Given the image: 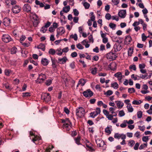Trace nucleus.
I'll use <instances>...</instances> for the list:
<instances>
[{"instance_id":"50","label":"nucleus","mask_w":152,"mask_h":152,"mask_svg":"<svg viewBox=\"0 0 152 152\" xmlns=\"http://www.w3.org/2000/svg\"><path fill=\"white\" fill-rule=\"evenodd\" d=\"M149 140L148 137V136H144L142 138V140L144 142H147Z\"/></svg>"},{"instance_id":"55","label":"nucleus","mask_w":152,"mask_h":152,"mask_svg":"<svg viewBox=\"0 0 152 152\" xmlns=\"http://www.w3.org/2000/svg\"><path fill=\"white\" fill-rule=\"evenodd\" d=\"M22 45L25 47H28L30 45V43L29 42H25L22 44Z\"/></svg>"},{"instance_id":"46","label":"nucleus","mask_w":152,"mask_h":152,"mask_svg":"<svg viewBox=\"0 0 152 152\" xmlns=\"http://www.w3.org/2000/svg\"><path fill=\"white\" fill-rule=\"evenodd\" d=\"M135 137L138 139L140 137V132L137 131L134 134Z\"/></svg>"},{"instance_id":"58","label":"nucleus","mask_w":152,"mask_h":152,"mask_svg":"<svg viewBox=\"0 0 152 152\" xmlns=\"http://www.w3.org/2000/svg\"><path fill=\"white\" fill-rule=\"evenodd\" d=\"M52 80H48L45 82V84L48 86H50L52 83Z\"/></svg>"},{"instance_id":"18","label":"nucleus","mask_w":152,"mask_h":152,"mask_svg":"<svg viewBox=\"0 0 152 152\" xmlns=\"http://www.w3.org/2000/svg\"><path fill=\"white\" fill-rule=\"evenodd\" d=\"M57 31L58 34H60V35H62L65 32V29L63 27H60L57 29Z\"/></svg>"},{"instance_id":"14","label":"nucleus","mask_w":152,"mask_h":152,"mask_svg":"<svg viewBox=\"0 0 152 152\" xmlns=\"http://www.w3.org/2000/svg\"><path fill=\"white\" fill-rule=\"evenodd\" d=\"M97 145L99 147L103 146L104 144V142L102 140L97 139L96 140Z\"/></svg>"},{"instance_id":"21","label":"nucleus","mask_w":152,"mask_h":152,"mask_svg":"<svg viewBox=\"0 0 152 152\" xmlns=\"http://www.w3.org/2000/svg\"><path fill=\"white\" fill-rule=\"evenodd\" d=\"M72 124H63V128L67 131H69L72 128Z\"/></svg>"},{"instance_id":"39","label":"nucleus","mask_w":152,"mask_h":152,"mask_svg":"<svg viewBox=\"0 0 152 152\" xmlns=\"http://www.w3.org/2000/svg\"><path fill=\"white\" fill-rule=\"evenodd\" d=\"M113 94V92L110 90H108L106 92L104 93V94L107 96H109L112 95Z\"/></svg>"},{"instance_id":"2","label":"nucleus","mask_w":152,"mask_h":152,"mask_svg":"<svg viewBox=\"0 0 152 152\" xmlns=\"http://www.w3.org/2000/svg\"><path fill=\"white\" fill-rule=\"evenodd\" d=\"M46 78V76L45 74L41 73L39 75L38 77L35 81L37 84L41 83H42Z\"/></svg>"},{"instance_id":"7","label":"nucleus","mask_w":152,"mask_h":152,"mask_svg":"<svg viewBox=\"0 0 152 152\" xmlns=\"http://www.w3.org/2000/svg\"><path fill=\"white\" fill-rule=\"evenodd\" d=\"M2 39L3 41L5 43H8L12 40L9 35L6 34L3 35Z\"/></svg>"},{"instance_id":"15","label":"nucleus","mask_w":152,"mask_h":152,"mask_svg":"<svg viewBox=\"0 0 152 152\" xmlns=\"http://www.w3.org/2000/svg\"><path fill=\"white\" fill-rule=\"evenodd\" d=\"M67 59L66 56H64L62 58H58V63L60 64H63L65 63Z\"/></svg>"},{"instance_id":"64","label":"nucleus","mask_w":152,"mask_h":152,"mask_svg":"<svg viewBox=\"0 0 152 152\" xmlns=\"http://www.w3.org/2000/svg\"><path fill=\"white\" fill-rule=\"evenodd\" d=\"M53 148V146H51L49 147H47L45 149V151L46 152H50V150L52 149Z\"/></svg>"},{"instance_id":"36","label":"nucleus","mask_w":152,"mask_h":152,"mask_svg":"<svg viewBox=\"0 0 152 152\" xmlns=\"http://www.w3.org/2000/svg\"><path fill=\"white\" fill-rule=\"evenodd\" d=\"M56 52V54L58 56H61L63 53L62 50L60 48L58 49Z\"/></svg>"},{"instance_id":"17","label":"nucleus","mask_w":152,"mask_h":152,"mask_svg":"<svg viewBox=\"0 0 152 152\" xmlns=\"http://www.w3.org/2000/svg\"><path fill=\"white\" fill-rule=\"evenodd\" d=\"M10 23V19L8 18H4L3 20V23L5 26H8Z\"/></svg>"},{"instance_id":"47","label":"nucleus","mask_w":152,"mask_h":152,"mask_svg":"<svg viewBox=\"0 0 152 152\" xmlns=\"http://www.w3.org/2000/svg\"><path fill=\"white\" fill-rule=\"evenodd\" d=\"M23 97H28L31 96V93L29 92L23 93Z\"/></svg>"},{"instance_id":"44","label":"nucleus","mask_w":152,"mask_h":152,"mask_svg":"<svg viewBox=\"0 0 152 152\" xmlns=\"http://www.w3.org/2000/svg\"><path fill=\"white\" fill-rule=\"evenodd\" d=\"M125 115V113L123 110L119 111L118 115L120 117L124 116Z\"/></svg>"},{"instance_id":"8","label":"nucleus","mask_w":152,"mask_h":152,"mask_svg":"<svg viewBox=\"0 0 152 152\" xmlns=\"http://www.w3.org/2000/svg\"><path fill=\"white\" fill-rule=\"evenodd\" d=\"M101 112L100 109L99 108H97L95 111L91 112L90 113L91 117L92 118H94L98 114H99Z\"/></svg>"},{"instance_id":"43","label":"nucleus","mask_w":152,"mask_h":152,"mask_svg":"<svg viewBox=\"0 0 152 152\" xmlns=\"http://www.w3.org/2000/svg\"><path fill=\"white\" fill-rule=\"evenodd\" d=\"M70 37L72 39H73L75 41L77 40V35L76 34H75L74 35H71Z\"/></svg>"},{"instance_id":"42","label":"nucleus","mask_w":152,"mask_h":152,"mask_svg":"<svg viewBox=\"0 0 152 152\" xmlns=\"http://www.w3.org/2000/svg\"><path fill=\"white\" fill-rule=\"evenodd\" d=\"M109 27L113 30H115L116 27L115 24L112 23H110L109 24Z\"/></svg>"},{"instance_id":"13","label":"nucleus","mask_w":152,"mask_h":152,"mask_svg":"<svg viewBox=\"0 0 152 152\" xmlns=\"http://www.w3.org/2000/svg\"><path fill=\"white\" fill-rule=\"evenodd\" d=\"M51 59L52 62V66L53 68L55 69L56 68L57 66V60L55 58H53L52 57H51Z\"/></svg>"},{"instance_id":"28","label":"nucleus","mask_w":152,"mask_h":152,"mask_svg":"<svg viewBox=\"0 0 152 152\" xmlns=\"http://www.w3.org/2000/svg\"><path fill=\"white\" fill-rule=\"evenodd\" d=\"M40 139V138L39 136L37 135H34V136L33 138L32 141L35 144H36L35 142L37 140H39Z\"/></svg>"},{"instance_id":"41","label":"nucleus","mask_w":152,"mask_h":152,"mask_svg":"<svg viewBox=\"0 0 152 152\" xmlns=\"http://www.w3.org/2000/svg\"><path fill=\"white\" fill-rule=\"evenodd\" d=\"M80 137H78L77 138H75V142L78 145H81V143L80 142Z\"/></svg>"},{"instance_id":"59","label":"nucleus","mask_w":152,"mask_h":152,"mask_svg":"<svg viewBox=\"0 0 152 152\" xmlns=\"http://www.w3.org/2000/svg\"><path fill=\"white\" fill-rule=\"evenodd\" d=\"M115 107H110L109 108V111L111 112L112 114H113L114 113H115L114 111L115 110Z\"/></svg>"},{"instance_id":"35","label":"nucleus","mask_w":152,"mask_h":152,"mask_svg":"<svg viewBox=\"0 0 152 152\" xmlns=\"http://www.w3.org/2000/svg\"><path fill=\"white\" fill-rule=\"evenodd\" d=\"M111 2L113 5L117 6L119 4L120 0H111Z\"/></svg>"},{"instance_id":"63","label":"nucleus","mask_w":152,"mask_h":152,"mask_svg":"<svg viewBox=\"0 0 152 152\" xmlns=\"http://www.w3.org/2000/svg\"><path fill=\"white\" fill-rule=\"evenodd\" d=\"M105 17L106 19L109 20L111 19V15L109 13H108L106 15Z\"/></svg>"},{"instance_id":"24","label":"nucleus","mask_w":152,"mask_h":152,"mask_svg":"<svg viewBox=\"0 0 152 152\" xmlns=\"http://www.w3.org/2000/svg\"><path fill=\"white\" fill-rule=\"evenodd\" d=\"M115 102L116 103L118 108H122L124 106V103L121 101H116Z\"/></svg>"},{"instance_id":"40","label":"nucleus","mask_w":152,"mask_h":152,"mask_svg":"<svg viewBox=\"0 0 152 152\" xmlns=\"http://www.w3.org/2000/svg\"><path fill=\"white\" fill-rule=\"evenodd\" d=\"M147 145V143H144L142 144L139 147V149L140 150H141L145 148H146Z\"/></svg>"},{"instance_id":"11","label":"nucleus","mask_w":152,"mask_h":152,"mask_svg":"<svg viewBox=\"0 0 152 152\" xmlns=\"http://www.w3.org/2000/svg\"><path fill=\"white\" fill-rule=\"evenodd\" d=\"M122 48V46L120 44H115L114 45L113 49L115 52L120 50Z\"/></svg>"},{"instance_id":"12","label":"nucleus","mask_w":152,"mask_h":152,"mask_svg":"<svg viewBox=\"0 0 152 152\" xmlns=\"http://www.w3.org/2000/svg\"><path fill=\"white\" fill-rule=\"evenodd\" d=\"M23 9L24 11L28 12L31 11V8L29 4H26L23 7Z\"/></svg>"},{"instance_id":"54","label":"nucleus","mask_w":152,"mask_h":152,"mask_svg":"<svg viewBox=\"0 0 152 152\" xmlns=\"http://www.w3.org/2000/svg\"><path fill=\"white\" fill-rule=\"evenodd\" d=\"M107 118H108L109 120H112L113 118V114H109L106 116Z\"/></svg>"},{"instance_id":"22","label":"nucleus","mask_w":152,"mask_h":152,"mask_svg":"<svg viewBox=\"0 0 152 152\" xmlns=\"http://www.w3.org/2000/svg\"><path fill=\"white\" fill-rule=\"evenodd\" d=\"M90 71H91V73L93 75H96L97 72V68L96 67L94 68H89Z\"/></svg>"},{"instance_id":"33","label":"nucleus","mask_w":152,"mask_h":152,"mask_svg":"<svg viewBox=\"0 0 152 152\" xmlns=\"http://www.w3.org/2000/svg\"><path fill=\"white\" fill-rule=\"evenodd\" d=\"M135 144V142L133 140L128 141V145L130 147H132Z\"/></svg>"},{"instance_id":"6","label":"nucleus","mask_w":152,"mask_h":152,"mask_svg":"<svg viewBox=\"0 0 152 152\" xmlns=\"http://www.w3.org/2000/svg\"><path fill=\"white\" fill-rule=\"evenodd\" d=\"M21 10V7L20 6L17 5L13 6L12 8V12L15 14H17L19 13Z\"/></svg>"},{"instance_id":"27","label":"nucleus","mask_w":152,"mask_h":152,"mask_svg":"<svg viewBox=\"0 0 152 152\" xmlns=\"http://www.w3.org/2000/svg\"><path fill=\"white\" fill-rule=\"evenodd\" d=\"M86 82V80L84 79H81L78 81V84H80L81 86H84Z\"/></svg>"},{"instance_id":"49","label":"nucleus","mask_w":152,"mask_h":152,"mask_svg":"<svg viewBox=\"0 0 152 152\" xmlns=\"http://www.w3.org/2000/svg\"><path fill=\"white\" fill-rule=\"evenodd\" d=\"M121 134H120L118 133H116L115 134L114 136V138L116 139H119L121 138Z\"/></svg>"},{"instance_id":"57","label":"nucleus","mask_w":152,"mask_h":152,"mask_svg":"<svg viewBox=\"0 0 152 152\" xmlns=\"http://www.w3.org/2000/svg\"><path fill=\"white\" fill-rule=\"evenodd\" d=\"M105 132L109 134H110L111 132V130L110 129L109 127H107L105 129Z\"/></svg>"},{"instance_id":"19","label":"nucleus","mask_w":152,"mask_h":152,"mask_svg":"<svg viewBox=\"0 0 152 152\" xmlns=\"http://www.w3.org/2000/svg\"><path fill=\"white\" fill-rule=\"evenodd\" d=\"M41 63L44 66H46L49 63V61L46 58H42L41 61Z\"/></svg>"},{"instance_id":"34","label":"nucleus","mask_w":152,"mask_h":152,"mask_svg":"<svg viewBox=\"0 0 152 152\" xmlns=\"http://www.w3.org/2000/svg\"><path fill=\"white\" fill-rule=\"evenodd\" d=\"M133 52V48L132 47L129 48L128 51V54L129 56H131Z\"/></svg>"},{"instance_id":"26","label":"nucleus","mask_w":152,"mask_h":152,"mask_svg":"<svg viewBox=\"0 0 152 152\" xmlns=\"http://www.w3.org/2000/svg\"><path fill=\"white\" fill-rule=\"evenodd\" d=\"M82 4L84 6L85 9H88L90 7V4L87 2L85 1H83L82 2Z\"/></svg>"},{"instance_id":"60","label":"nucleus","mask_w":152,"mask_h":152,"mask_svg":"<svg viewBox=\"0 0 152 152\" xmlns=\"http://www.w3.org/2000/svg\"><path fill=\"white\" fill-rule=\"evenodd\" d=\"M147 37L146 36L144 33L142 34V40L143 41H145L147 39Z\"/></svg>"},{"instance_id":"20","label":"nucleus","mask_w":152,"mask_h":152,"mask_svg":"<svg viewBox=\"0 0 152 152\" xmlns=\"http://www.w3.org/2000/svg\"><path fill=\"white\" fill-rule=\"evenodd\" d=\"M132 40V38L130 36H127L125 38L124 43L126 45H128L130 44Z\"/></svg>"},{"instance_id":"3","label":"nucleus","mask_w":152,"mask_h":152,"mask_svg":"<svg viewBox=\"0 0 152 152\" xmlns=\"http://www.w3.org/2000/svg\"><path fill=\"white\" fill-rule=\"evenodd\" d=\"M117 57V56H116V53L115 52L114 53L113 52V51L107 54V58L110 61H113L115 60Z\"/></svg>"},{"instance_id":"32","label":"nucleus","mask_w":152,"mask_h":152,"mask_svg":"<svg viewBox=\"0 0 152 152\" xmlns=\"http://www.w3.org/2000/svg\"><path fill=\"white\" fill-rule=\"evenodd\" d=\"M111 86L115 89H117L118 88L119 85L117 82H115L111 84Z\"/></svg>"},{"instance_id":"23","label":"nucleus","mask_w":152,"mask_h":152,"mask_svg":"<svg viewBox=\"0 0 152 152\" xmlns=\"http://www.w3.org/2000/svg\"><path fill=\"white\" fill-rule=\"evenodd\" d=\"M61 122L64 124H72V123L70 121L68 118H66L65 119H61Z\"/></svg>"},{"instance_id":"52","label":"nucleus","mask_w":152,"mask_h":152,"mask_svg":"<svg viewBox=\"0 0 152 152\" xmlns=\"http://www.w3.org/2000/svg\"><path fill=\"white\" fill-rule=\"evenodd\" d=\"M77 48L80 50H82L83 49L84 47L80 43H78L76 45Z\"/></svg>"},{"instance_id":"62","label":"nucleus","mask_w":152,"mask_h":152,"mask_svg":"<svg viewBox=\"0 0 152 152\" xmlns=\"http://www.w3.org/2000/svg\"><path fill=\"white\" fill-rule=\"evenodd\" d=\"M111 18L113 20H115L117 21L119 20L118 16L116 15L112 16L111 17Z\"/></svg>"},{"instance_id":"61","label":"nucleus","mask_w":152,"mask_h":152,"mask_svg":"<svg viewBox=\"0 0 152 152\" xmlns=\"http://www.w3.org/2000/svg\"><path fill=\"white\" fill-rule=\"evenodd\" d=\"M139 146V143L138 142H137L136 143H135L134 147V149L135 150H137L138 149Z\"/></svg>"},{"instance_id":"45","label":"nucleus","mask_w":152,"mask_h":152,"mask_svg":"<svg viewBox=\"0 0 152 152\" xmlns=\"http://www.w3.org/2000/svg\"><path fill=\"white\" fill-rule=\"evenodd\" d=\"M73 12L74 15L76 16H78L79 13L78 10L76 9H75L73 10Z\"/></svg>"},{"instance_id":"29","label":"nucleus","mask_w":152,"mask_h":152,"mask_svg":"<svg viewBox=\"0 0 152 152\" xmlns=\"http://www.w3.org/2000/svg\"><path fill=\"white\" fill-rule=\"evenodd\" d=\"M70 7L69 6H65L63 8V11L65 13H67L69 11Z\"/></svg>"},{"instance_id":"37","label":"nucleus","mask_w":152,"mask_h":152,"mask_svg":"<svg viewBox=\"0 0 152 152\" xmlns=\"http://www.w3.org/2000/svg\"><path fill=\"white\" fill-rule=\"evenodd\" d=\"M17 48L15 47H13L11 50V54H15L17 52Z\"/></svg>"},{"instance_id":"4","label":"nucleus","mask_w":152,"mask_h":152,"mask_svg":"<svg viewBox=\"0 0 152 152\" xmlns=\"http://www.w3.org/2000/svg\"><path fill=\"white\" fill-rule=\"evenodd\" d=\"M83 94L86 97H90L93 96L94 93L90 89H88L84 91Z\"/></svg>"},{"instance_id":"16","label":"nucleus","mask_w":152,"mask_h":152,"mask_svg":"<svg viewBox=\"0 0 152 152\" xmlns=\"http://www.w3.org/2000/svg\"><path fill=\"white\" fill-rule=\"evenodd\" d=\"M114 76L117 78L119 81H121L122 78V75L121 72H118L114 74Z\"/></svg>"},{"instance_id":"5","label":"nucleus","mask_w":152,"mask_h":152,"mask_svg":"<svg viewBox=\"0 0 152 152\" xmlns=\"http://www.w3.org/2000/svg\"><path fill=\"white\" fill-rule=\"evenodd\" d=\"M41 98L42 99L44 100L46 102H49L51 99L50 95L49 93L42 94Z\"/></svg>"},{"instance_id":"48","label":"nucleus","mask_w":152,"mask_h":152,"mask_svg":"<svg viewBox=\"0 0 152 152\" xmlns=\"http://www.w3.org/2000/svg\"><path fill=\"white\" fill-rule=\"evenodd\" d=\"M142 113L141 111H139L137 113V117L138 118H142Z\"/></svg>"},{"instance_id":"53","label":"nucleus","mask_w":152,"mask_h":152,"mask_svg":"<svg viewBox=\"0 0 152 152\" xmlns=\"http://www.w3.org/2000/svg\"><path fill=\"white\" fill-rule=\"evenodd\" d=\"M128 92L130 93H134L135 92L134 88H129L128 89Z\"/></svg>"},{"instance_id":"30","label":"nucleus","mask_w":152,"mask_h":152,"mask_svg":"<svg viewBox=\"0 0 152 152\" xmlns=\"http://www.w3.org/2000/svg\"><path fill=\"white\" fill-rule=\"evenodd\" d=\"M142 102L140 100H134L132 102V104H133L139 105Z\"/></svg>"},{"instance_id":"9","label":"nucleus","mask_w":152,"mask_h":152,"mask_svg":"<svg viewBox=\"0 0 152 152\" xmlns=\"http://www.w3.org/2000/svg\"><path fill=\"white\" fill-rule=\"evenodd\" d=\"M33 19L34 20L33 22L34 25L36 27L39 23V18L37 15L35 14L33 15Z\"/></svg>"},{"instance_id":"38","label":"nucleus","mask_w":152,"mask_h":152,"mask_svg":"<svg viewBox=\"0 0 152 152\" xmlns=\"http://www.w3.org/2000/svg\"><path fill=\"white\" fill-rule=\"evenodd\" d=\"M48 53L50 54L54 55L56 53V51L53 49H50L48 51Z\"/></svg>"},{"instance_id":"25","label":"nucleus","mask_w":152,"mask_h":152,"mask_svg":"<svg viewBox=\"0 0 152 152\" xmlns=\"http://www.w3.org/2000/svg\"><path fill=\"white\" fill-rule=\"evenodd\" d=\"M37 48L38 49H41L42 51H44L45 50V45L44 44L40 43L37 46Z\"/></svg>"},{"instance_id":"1","label":"nucleus","mask_w":152,"mask_h":152,"mask_svg":"<svg viewBox=\"0 0 152 152\" xmlns=\"http://www.w3.org/2000/svg\"><path fill=\"white\" fill-rule=\"evenodd\" d=\"M76 115L80 118H81L84 116L85 114V110L84 108L82 107H79L77 108L76 110Z\"/></svg>"},{"instance_id":"31","label":"nucleus","mask_w":152,"mask_h":152,"mask_svg":"<svg viewBox=\"0 0 152 152\" xmlns=\"http://www.w3.org/2000/svg\"><path fill=\"white\" fill-rule=\"evenodd\" d=\"M126 107L129 112L131 113L133 111V108L131 104H129L128 105H127Z\"/></svg>"},{"instance_id":"51","label":"nucleus","mask_w":152,"mask_h":152,"mask_svg":"<svg viewBox=\"0 0 152 152\" xmlns=\"http://www.w3.org/2000/svg\"><path fill=\"white\" fill-rule=\"evenodd\" d=\"M47 30V28L45 27V26L42 27L40 29V31L43 33H44L46 32Z\"/></svg>"},{"instance_id":"56","label":"nucleus","mask_w":152,"mask_h":152,"mask_svg":"<svg viewBox=\"0 0 152 152\" xmlns=\"http://www.w3.org/2000/svg\"><path fill=\"white\" fill-rule=\"evenodd\" d=\"M129 69L135 71L136 69V66L135 65H132L129 67Z\"/></svg>"},{"instance_id":"10","label":"nucleus","mask_w":152,"mask_h":152,"mask_svg":"<svg viewBox=\"0 0 152 152\" xmlns=\"http://www.w3.org/2000/svg\"><path fill=\"white\" fill-rule=\"evenodd\" d=\"M126 10H120L118 12V15L121 18H124L126 15Z\"/></svg>"}]
</instances>
